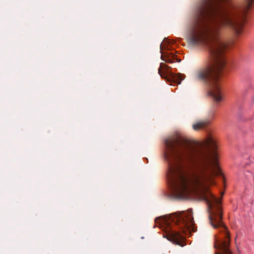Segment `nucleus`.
Listing matches in <instances>:
<instances>
[{"instance_id":"obj_1","label":"nucleus","mask_w":254,"mask_h":254,"mask_svg":"<svg viewBox=\"0 0 254 254\" xmlns=\"http://www.w3.org/2000/svg\"><path fill=\"white\" fill-rule=\"evenodd\" d=\"M254 3V0H245L239 5L231 0H198L194 8L186 25V39L191 45H204L209 55L208 63L197 69L194 76L207 84L209 94L215 102L208 119L193 124L195 130L206 129L214 119L217 104L223 99L220 80L233 68V64L225 58L226 45L222 36L228 30L241 34L247 13Z\"/></svg>"},{"instance_id":"obj_2","label":"nucleus","mask_w":254,"mask_h":254,"mask_svg":"<svg viewBox=\"0 0 254 254\" xmlns=\"http://www.w3.org/2000/svg\"><path fill=\"white\" fill-rule=\"evenodd\" d=\"M221 174L220 169H168L167 179L175 197L189 199L196 194L206 201L211 225L220 232V235L215 236V254H232L229 248V233L222 221L221 200L208 190V187L214 183L215 177Z\"/></svg>"},{"instance_id":"obj_3","label":"nucleus","mask_w":254,"mask_h":254,"mask_svg":"<svg viewBox=\"0 0 254 254\" xmlns=\"http://www.w3.org/2000/svg\"><path fill=\"white\" fill-rule=\"evenodd\" d=\"M157 220L164 225L167 239L179 245L184 242L185 235L195 231L191 209L158 218L155 221Z\"/></svg>"},{"instance_id":"obj_4","label":"nucleus","mask_w":254,"mask_h":254,"mask_svg":"<svg viewBox=\"0 0 254 254\" xmlns=\"http://www.w3.org/2000/svg\"><path fill=\"white\" fill-rule=\"evenodd\" d=\"M175 41L173 40H170L168 38H165L160 45L161 58L162 60L168 63H174L180 62L181 60L178 59L175 55V51L171 47Z\"/></svg>"},{"instance_id":"obj_5","label":"nucleus","mask_w":254,"mask_h":254,"mask_svg":"<svg viewBox=\"0 0 254 254\" xmlns=\"http://www.w3.org/2000/svg\"><path fill=\"white\" fill-rule=\"evenodd\" d=\"M171 67L164 63H161L158 68V73L162 78H166L171 82L180 84L184 79L185 75L181 73H175L170 70Z\"/></svg>"}]
</instances>
